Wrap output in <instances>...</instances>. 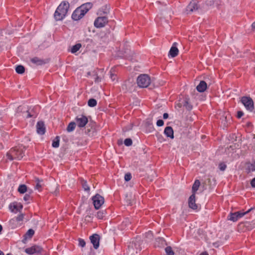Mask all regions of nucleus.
Segmentation results:
<instances>
[{"label":"nucleus","mask_w":255,"mask_h":255,"mask_svg":"<svg viewBox=\"0 0 255 255\" xmlns=\"http://www.w3.org/2000/svg\"><path fill=\"white\" fill-rule=\"evenodd\" d=\"M70 7L68 2L63 1L57 7L54 14V18L56 21L62 20L66 16Z\"/></svg>","instance_id":"obj_1"},{"label":"nucleus","mask_w":255,"mask_h":255,"mask_svg":"<svg viewBox=\"0 0 255 255\" xmlns=\"http://www.w3.org/2000/svg\"><path fill=\"white\" fill-rule=\"evenodd\" d=\"M91 2H87L77 7L72 14V18L74 20H79L92 7Z\"/></svg>","instance_id":"obj_2"},{"label":"nucleus","mask_w":255,"mask_h":255,"mask_svg":"<svg viewBox=\"0 0 255 255\" xmlns=\"http://www.w3.org/2000/svg\"><path fill=\"white\" fill-rule=\"evenodd\" d=\"M24 148L20 146H15L11 148L6 154V156L10 161L13 160H20L24 155Z\"/></svg>","instance_id":"obj_3"},{"label":"nucleus","mask_w":255,"mask_h":255,"mask_svg":"<svg viewBox=\"0 0 255 255\" xmlns=\"http://www.w3.org/2000/svg\"><path fill=\"white\" fill-rule=\"evenodd\" d=\"M150 77L146 74H141L137 78V84L141 88L147 87L150 83Z\"/></svg>","instance_id":"obj_4"},{"label":"nucleus","mask_w":255,"mask_h":255,"mask_svg":"<svg viewBox=\"0 0 255 255\" xmlns=\"http://www.w3.org/2000/svg\"><path fill=\"white\" fill-rule=\"evenodd\" d=\"M254 209L255 208L252 207L246 212L243 211H240L234 213H231L228 216V220H231L234 222H236L239 219L243 217L244 215L249 213Z\"/></svg>","instance_id":"obj_5"},{"label":"nucleus","mask_w":255,"mask_h":255,"mask_svg":"<svg viewBox=\"0 0 255 255\" xmlns=\"http://www.w3.org/2000/svg\"><path fill=\"white\" fill-rule=\"evenodd\" d=\"M22 108L21 107V106H19L18 107L16 114L17 117L22 116L23 118L25 119L29 118H35L37 117V114L36 113L34 112L33 110H32L31 111L26 110V111L22 112Z\"/></svg>","instance_id":"obj_6"},{"label":"nucleus","mask_w":255,"mask_h":255,"mask_svg":"<svg viewBox=\"0 0 255 255\" xmlns=\"http://www.w3.org/2000/svg\"><path fill=\"white\" fill-rule=\"evenodd\" d=\"M241 103L245 107L246 109L253 112L254 110V104L253 99L250 97L243 96L241 99Z\"/></svg>","instance_id":"obj_7"},{"label":"nucleus","mask_w":255,"mask_h":255,"mask_svg":"<svg viewBox=\"0 0 255 255\" xmlns=\"http://www.w3.org/2000/svg\"><path fill=\"white\" fill-rule=\"evenodd\" d=\"M92 200L94 207L96 209H99L104 203V198L99 194H96L92 197Z\"/></svg>","instance_id":"obj_8"},{"label":"nucleus","mask_w":255,"mask_h":255,"mask_svg":"<svg viewBox=\"0 0 255 255\" xmlns=\"http://www.w3.org/2000/svg\"><path fill=\"white\" fill-rule=\"evenodd\" d=\"M108 22V19L107 16H99L94 21V25L96 28H102L104 27Z\"/></svg>","instance_id":"obj_9"},{"label":"nucleus","mask_w":255,"mask_h":255,"mask_svg":"<svg viewBox=\"0 0 255 255\" xmlns=\"http://www.w3.org/2000/svg\"><path fill=\"white\" fill-rule=\"evenodd\" d=\"M76 124L78 127L81 128H84L88 122L87 117L83 115H80L75 118Z\"/></svg>","instance_id":"obj_10"},{"label":"nucleus","mask_w":255,"mask_h":255,"mask_svg":"<svg viewBox=\"0 0 255 255\" xmlns=\"http://www.w3.org/2000/svg\"><path fill=\"white\" fill-rule=\"evenodd\" d=\"M197 0H192L188 4L186 8L187 13H190L194 11L197 10L199 8Z\"/></svg>","instance_id":"obj_11"},{"label":"nucleus","mask_w":255,"mask_h":255,"mask_svg":"<svg viewBox=\"0 0 255 255\" xmlns=\"http://www.w3.org/2000/svg\"><path fill=\"white\" fill-rule=\"evenodd\" d=\"M42 251V248L37 245H34L31 247L25 249L24 252L29 255H32L34 254H40Z\"/></svg>","instance_id":"obj_12"},{"label":"nucleus","mask_w":255,"mask_h":255,"mask_svg":"<svg viewBox=\"0 0 255 255\" xmlns=\"http://www.w3.org/2000/svg\"><path fill=\"white\" fill-rule=\"evenodd\" d=\"M30 61L36 66H42L49 63L50 59L48 58L43 59L38 57H34L31 58Z\"/></svg>","instance_id":"obj_13"},{"label":"nucleus","mask_w":255,"mask_h":255,"mask_svg":"<svg viewBox=\"0 0 255 255\" xmlns=\"http://www.w3.org/2000/svg\"><path fill=\"white\" fill-rule=\"evenodd\" d=\"M22 208V205L20 203H17V202H13L9 205V210L11 212L14 213H17V212H20Z\"/></svg>","instance_id":"obj_14"},{"label":"nucleus","mask_w":255,"mask_h":255,"mask_svg":"<svg viewBox=\"0 0 255 255\" xmlns=\"http://www.w3.org/2000/svg\"><path fill=\"white\" fill-rule=\"evenodd\" d=\"M90 240L94 248L96 250L98 249L100 245V236L97 234H94L90 237Z\"/></svg>","instance_id":"obj_15"},{"label":"nucleus","mask_w":255,"mask_h":255,"mask_svg":"<svg viewBox=\"0 0 255 255\" xmlns=\"http://www.w3.org/2000/svg\"><path fill=\"white\" fill-rule=\"evenodd\" d=\"M196 195L192 194L188 199V206L193 210H197L198 205L196 204Z\"/></svg>","instance_id":"obj_16"},{"label":"nucleus","mask_w":255,"mask_h":255,"mask_svg":"<svg viewBox=\"0 0 255 255\" xmlns=\"http://www.w3.org/2000/svg\"><path fill=\"white\" fill-rule=\"evenodd\" d=\"M36 130L38 134L43 135L45 132V127L44 124L42 121L38 122L36 125Z\"/></svg>","instance_id":"obj_17"},{"label":"nucleus","mask_w":255,"mask_h":255,"mask_svg":"<svg viewBox=\"0 0 255 255\" xmlns=\"http://www.w3.org/2000/svg\"><path fill=\"white\" fill-rule=\"evenodd\" d=\"M246 228V230H251L255 228V223L246 222L245 223H241L239 225V228Z\"/></svg>","instance_id":"obj_18"},{"label":"nucleus","mask_w":255,"mask_h":255,"mask_svg":"<svg viewBox=\"0 0 255 255\" xmlns=\"http://www.w3.org/2000/svg\"><path fill=\"white\" fill-rule=\"evenodd\" d=\"M207 88V83L204 81H201L196 87L197 90L200 93L204 92Z\"/></svg>","instance_id":"obj_19"},{"label":"nucleus","mask_w":255,"mask_h":255,"mask_svg":"<svg viewBox=\"0 0 255 255\" xmlns=\"http://www.w3.org/2000/svg\"><path fill=\"white\" fill-rule=\"evenodd\" d=\"M175 45H176V43L173 44L169 52V55L173 58L177 56L179 53V50L178 48L175 46H174Z\"/></svg>","instance_id":"obj_20"},{"label":"nucleus","mask_w":255,"mask_h":255,"mask_svg":"<svg viewBox=\"0 0 255 255\" xmlns=\"http://www.w3.org/2000/svg\"><path fill=\"white\" fill-rule=\"evenodd\" d=\"M34 234V231L33 229H29L27 232L24 234L22 242L25 243L27 239H31Z\"/></svg>","instance_id":"obj_21"},{"label":"nucleus","mask_w":255,"mask_h":255,"mask_svg":"<svg viewBox=\"0 0 255 255\" xmlns=\"http://www.w3.org/2000/svg\"><path fill=\"white\" fill-rule=\"evenodd\" d=\"M164 133L167 136V137H170L171 138H174L173 130L172 127H166L164 129Z\"/></svg>","instance_id":"obj_22"},{"label":"nucleus","mask_w":255,"mask_h":255,"mask_svg":"<svg viewBox=\"0 0 255 255\" xmlns=\"http://www.w3.org/2000/svg\"><path fill=\"white\" fill-rule=\"evenodd\" d=\"M200 185V182L199 180L196 179L195 180L194 184H193L192 187V194H194V195H196V193L197 191L198 190L199 187Z\"/></svg>","instance_id":"obj_23"},{"label":"nucleus","mask_w":255,"mask_h":255,"mask_svg":"<svg viewBox=\"0 0 255 255\" xmlns=\"http://www.w3.org/2000/svg\"><path fill=\"white\" fill-rule=\"evenodd\" d=\"M110 78L113 81H118L117 75L116 74V71L115 68H112L110 71Z\"/></svg>","instance_id":"obj_24"},{"label":"nucleus","mask_w":255,"mask_h":255,"mask_svg":"<svg viewBox=\"0 0 255 255\" xmlns=\"http://www.w3.org/2000/svg\"><path fill=\"white\" fill-rule=\"evenodd\" d=\"M24 215L23 214H20L15 218L12 219L10 220V223H13L14 222H20L23 220Z\"/></svg>","instance_id":"obj_25"},{"label":"nucleus","mask_w":255,"mask_h":255,"mask_svg":"<svg viewBox=\"0 0 255 255\" xmlns=\"http://www.w3.org/2000/svg\"><path fill=\"white\" fill-rule=\"evenodd\" d=\"M247 172L250 173L251 172H253L255 171V161L254 163H248L247 167L246 168Z\"/></svg>","instance_id":"obj_26"},{"label":"nucleus","mask_w":255,"mask_h":255,"mask_svg":"<svg viewBox=\"0 0 255 255\" xmlns=\"http://www.w3.org/2000/svg\"><path fill=\"white\" fill-rule=\"evenodd\" d=\"M76 124L74 122H70L67 127V131L68 132H71L73 131L76 127Z\"/></svg>","instance_id":"obj_27"},{"label":"nucleus","mask_w":255,"mask_h":255,"mask_svg":"<svg viewBox=\"0 0 255 255\" xmlns=\"http://www.w3.org/2000/svg\"><path fill=\"white\" fill-rule=\"evenodd\" d=\"M80 180L83 188L84 189L85 191L89 192L90 187L88 185L87 181L83 179H81Z\"/></svg>","instance_id":"obj_28"},{"label":"nucleus","mask_w":255,"mask_h":255,"mask_svg":"<svg viewBox=\"0 0 255 255\" xmlns=\"http://www.w3.org/2000/svg\"><path fill=\"white\" fill-rule=\"evenodd\" d=\"M106 214V210H100L97 213V218L99 219H103Z\"/></svg>","instance_id":"obj_29"},{"label":"nucleus","mask_w":255,"mask_h":255,"mask_svg":"<svg viewBox=\"0 0 255 255\" xmlns=\"http://www.w3.org/2000/svg\"><path fill=\"white\" fill-rule=\"evenodd\" d=\"M82 45L80 43H77L75 44V45L73 46L71 49V52L72 53H75L76 52H77L80 48L81 47Z\"/></svg>","instance_id":"obj_30"},{"label":"nucleus","mask_w":255,"mask_h":255,"mask_svg":"<svg viewBox=\"0 0 255 255\" xmlns=\"http://www.w3.org/2000/svg\"><path fill=\"white\" fill-rule=\"evenodd\" d=\"M15 71L18 74H23L25 72V68L22 65H18L16 67Z\"/></svg>","instance_id":"obj_31"},{"label":"nucleus","mask_w":255,"mask_h":255,"mask_svg":"<svg viewBox=\"0 0 255 255\" xmlns=\"http://www.w3.org/2000/svg\"><path fill=\"white\" fill-rule=\"evenodd\" d=\"M18 191L21 194H24L27 191V186L24 184L20 185L18 188Z\"/></svg>","instance_id":"obj_32"},{"label":"nucleus","mask_w":255,"mask_h":255,"mask_svg":"<svg viewBox=\"0 0 255 255\" xmlns=\"http://www.w3.org/2000/svg\"><path fill=\"white\" fill-rule=\"evenodd\" d=\"M59 136H57L52 141V145L53 147L57 148L59 146Z\"/></svg>","instance_id":"obj_33"},{"label":"nucleus","mask_w":255,"mask_h":255,"mask_svg":"<svg viewBox=\"0 0 255 255\" xmlns=\"http://www.w3.org/2000/svg\"><path fill=\"white\" fill-rule=\"evenodd\" d=\"M97 101L94 99H90L88 102V105L89 107H94L97 105Z\"/></svg>","instance_id":"obj_34"},{"label":"nucleus","mask_w":255,"mask_h":255,"mask_svg":"<svg viewBox=\"0 0 255 255\" xmlns=\"http://www.w3.org/2000/svg\"><path fill=\"white\" fill-rule=\"evenodd\" d=\"M35 182H36V185H35V188L39 191L41 190V187L42 185L41 184V182H42V180H40L38 178L35 179Z\"/></svg>","instance_id":"obj_35"},{"label":"nucleus","mask_w":255,"mask_h":255,"mask_svg":"<svg viewBox=\"0 0 255 255\" xmlns=\"http://www.w3.org/2000/svg\"><path fill=\"white\" fill-rule=\"evenodd\" d=\"M166 252V255H174V252L172 249V248L170 246L167 247L165 249Z\"/></svg>","instance_id":"obj_36"},{"label":"nucleus","mask_w":255,"mask_h":255,"mask_svg":"<svg viewBox=\"0 0 255 255\" xmlns=\"http://www.w3.org/2000/svg\"><path fill=\"white\" fill-rule=\"evenodd\" d=\"M183 106L188 111H190L192 109V106L189 103L188 100L185 101Z\"/></svg>","instance_id":"obj_37"},{"label":"nucleus","mask_w":255,"mask_h":255,"mask_svg":"<svg viewBox=\"0 0 255 255\" xmlns=\"http://www.w3.org/2000/svg\"><path fill=\"white\" fill-rule=\"evenodd\" d=\"M124 144L127 146H129L132 145V141L131 138H126L124 141Z\"/></svg>","instance_id":"obj_38"},{"label":"nucleus","mask_w":255,"mask_h":255,"mask_svg":"<svg viewBox=\"0 0 255 255\" xmlns=\"http://www.w3.org/2000/svg\"><path fill=\"white\" fill-rule=\"evenodd\" d=\"M32 199V197L31 196H30V194L29 193V194H27L26 193L24 197H23V199L27 203H29V201L31 200Z\"/></svg>","instance_id":"obj_39"},{"label":"nucleus","mask_w":255,"mask_h":255,"mask_svg":"<svg viewBox=\"0 0 255 255\" xmlns=\"http://www.w3.org/2000/svg\"><path fill=\"white\" fill-rule=\"evenodd\" d=\"M78 242H79V246L83 248L86 245V242L85 241H84V240L82 239H81V238H79L78 239Z\"/></svg>","instance_id":"obj_40"},{"label":"nucleus","mask_w":255,"mask_h":255,"mask_svg":"<svg viewBox=\"0 0 255 255\" xmlns=\"http://www.w3.org/2000/svg\"><path fill=\"white\" fill-rule=\"evenodd\" d=\"M93 76L94 77V79L95 83H99L101 81V78H100L97 73H96Z\"/></svg>","instance_id":"obj_41"},{"label":"nucleus","mask_w":255,"mask_h":255,"mask_svg":"<svg viewBox=\"0 0 255 255\" xmlns=\"http://www.w3.org/2000/svg\"><path fill=\"white\" fill-rule=\"evenodd\" d=\"M227 167V165L224 162H221L219 165V168L221 171H224Z\"/></svg>","instance_id":"obj_42"},{"label":"nucleus","mask_w":255,"mask_h":255,"mask_svg":"<svg viewBox=\"0 0 255 255\" xmlns=\"http://www.w3.org/2000/svg\"><path fill=\"white\" fill-rule=\"evenodd\" d=\"M131 179V174L130 173H127L125 175V180L128 181Z\"/></svg>","instance_id":"obj_43"},{"label":"nucleus","mask_w":255,"mask_h":255,"mask_svg":"<svg viewBox=\"0 0 255 255\" xmlns=\"http://www.w3.org/2000/svg\"><path fill=\"white\" fill-rule=\"evenodd\" d=\"M158 127H161L164 125V122L162 120H158L156 122Z\"/></svg>","instance_id":"obj_44"},{"label":"nucleus","mask_w":255,"mask_h":255,"mask_svg":"<svg viewBox=\"0 0 255 255\" xmlns=\"http://www.w3.org/2000/svg\"><path fill=\"white\" fill-rule=\"evenodd\" d=\"M243 115H244V113L242 111H238L237 115V118L240 119L241 118H242L243 116Z\"/></svg>","instance_id":"obj_45"},{"label":"nucleus","mask_w":255,"mask_h":255,"mask_svg":"<svg viewBox=\"0 0 255 255\" xmlns=\"http://www.w3.org/2000/svg\"><path fill=\"white\" fill-rule=\"evenodd\" d=\"M251 185L252 187L255 188V177L251 181Z\"/></svg>","instance_id":"obj_46"},{"label":"nucleus","mask_w":255,"mask_h":255,"mask_svg":"<svg viewBox=\"0 0 255 255\" xmlns=\"http://www.w3.org/2000/svg\"><path fill=\"white\" fill-rule=\"evenodd\" d=\"M163 118L164 119H166L168 118V114L167 113H164L163 115Z\"/></svg>","instance_id":"obj_47"},{"label":"nucleus","mask_w":255,"mask_h":255,"mask_svg":"<svg viewBox=\"0 0 255 255\" xmlns=\"http://www.w3.org/2000/svg\"><path fill=\"white\" fill-rule=\"evenodd\" d=\"M158 139L160 142H162L163 139V137L161 135H160V136L158 137Z\"/></svg>","instance_id":"obj_48"},{"label":"nucleus","mask_w":255,"mask_h":255,"mask_svg":"<svg viewBox=\"0 0 255 255\" xmlns=\"http://www.w3.org/2000/svg\"><path fill=\"white\" fill-rule=\"evenodd\" d=\"M200 255H209V254L207 252L205 251L201 253Z\"/></svg>","instance_id":"obj_49"},{"label":"nucleus","mask_w":255,"mask_h":255,"mask_svg":"<svg viewBox=\"0 0 255 255\" xmlns=\"http://www.w3.org/2000/svg\"><path fill=\"white\" fill-rule=\"evenodd\" d=\"M252 26L253 28L255 29V21L252 23Z\"/></svg>","instance_id":"obj_50"},{"label":"nucleus","mask_w":255,"mask_h":255,"mask_svg":"<svg viewBox=\"0 0 255 255\" xmlns=\"http://www.w3.org/2000/svg\"><path fill=\"white\" fill-rule=\"evenodd\" d=\"M108 12H109L108 9V10L105 9V11H103V12H104V13H107Z\"/></svg>","instance_id":"obj_51"},{"label":"nucleus","mask_w":255,"mask_h":255,"mask_svg":"<svg viewBox=\"0 0 255 255\" xmlns=\"http://www.w3.org/2000/svg\"><path fill=\"white\" fill-rule=\"evenodd\" d=\"M2 230V226L0 224V233L1 232Z\"/></svg>","instance_id":"obj_52"},{"label":"nucleus","mask_w":255,"mask_h":255,"mask_svg":"<svg viewBox=\"0 0 255 255\" xmlns=\"http://www.w3.org/2000/svg\"><path fill=\"white\" fill-rule=\"evenodd\" d=\"M0 255H4L3 253L0 250Z\"/></svg>","instance_id":"obj_53"},{"label":"nucleus","mask_w":255,"mask_h":255,"mask_svg":"<svg viewBox=\"0 0 255 255\" xmlns=\"http://www.w3.org/2000/svg\"><path fill=\"white\" fill-rule=\"evenodd\" d=\"M9 255V254H7V255Z\"/></svg>","instance_id":"obj_54"}]
</instances>
